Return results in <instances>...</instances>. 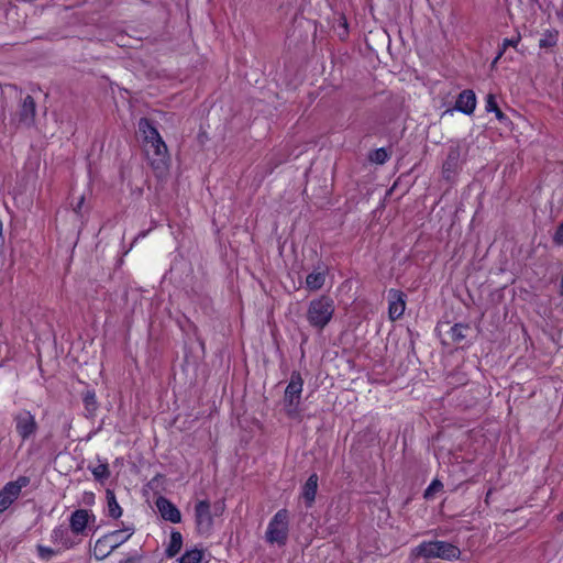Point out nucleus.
Segmentation results:
<instances>
[{"label":"nucleus","mask_w":563,"mask_h":563,"mask_svg":"<svg viewBox=\"0 0 563 563\" xmlns=\"http://www.w3.org/2000/svg\"><path fill=\"white\" fill-rule=\"evenodd\" d=\"M134 532L133 525L122 523V528L109 531L96 540L91 550L92 555L96 560H104L114 550L128 542Z\"/></svg>","instance_id":"nucleus-1"},{"label":"nucleus","mask_w":563,"mask_h":563,"mask_svg":"<svg viewBox=\"0 0 563 563\" xmlns=\"http://www.w3.org/2000/svg\"><path fill=\"white\" fill-rule=\"evenodd\" d=\"M334 311V300L328 295H321L310 300L306 312V319L311 328L317 331H323L331 322Z\"/></svg>","instance_id":"nucleus-2"},{"label":"nucleus","mask_w":563,"mask_h":563,"mask_svg":"<svg viewBox=\"0 0 563 563\" xmlns=\"http://www.w3.org/2000/svg\"><path fill=\"white\" fill-rule=\"evenodd\" d=\"M461 555L459 547L441 540L422 541L410 552L412 559H441L446 561L457 560Z\"/></svg>","instance_id":"nucleus-3"},{"label":"nucleus","mask_w":563,"mask_h":563,"mask_svg":"<svg viewBox=\"0 0 563 563\" xmlns=\"http://www.w3.org/2000/svg\"><path fill=\"white\" fill-rule=\"evenodd\" d=\"M289 537V511L279 509L269 520L265 539L269 544L286 545Z\"/></svg>","instance_id":"nucleus-4"},{"label":"nucleus","mask_w":563,"mask_h":563,"mask_svg":"<svg viewBox=\"0 0 563 563\" xmlns=\"http://www.w3.org/2000/svg\"><path fill=\"white\" fill-rule=\"evenodd\" d=\"M144 151L156 175H162L167 172L170 157L163 137L144 144Z\"/></svg>","instance_id":"nucleus-5"},{"label":"nucleus","mask_w":563,"mask_h":563,"mask_svg":"<svg viewBox=\"0 0 563 563\" xmlns=\"http://www.w3.org/2000/svg\"><path fill=\"white\" fill-rule=\"evenodd\" d=\"M14 429L21 442L24 443L35 437L38 430V423L30 410L21 409L12 415Z\"/></svg>","instance_id":"nucleus-6"},{"label":"nucleus","mask_w":563,"mask_h":563,"mask_svg":"<svg viewBox=\"0 0 563 563\" xmlns=\"http://www.w3.org/2000/svg\"><path fill=\"white\" fill-rule=\"evenodd\" d=\"M30 484L27 476H19L8 482L0 490V515L8 510L20 497L22 489Z\"/></svg>","instance_id":"nucleus-7"},{"label":"nucleus","mask_w":563,"mask_h":563,"mask_svg":"<svg viewBox=\"0 0 563 563\" xmlns=\"http://www.w3.org/2000/svg\"><path fill=\"white\" fill-rule=\"evenodd\" d=\"M96 519V515L91 510L79 508L70 514L68 518L69 528L78 538L85 537L87 530L95 526Z\"/></svg>","instance_id":"nucleus-8"},{"label":"nucleus","mask_w":563,"mask_h":563,"mask_svg":"<svg viewBox=\"0 0 563 563\" xmlns=\"http://www.w3.org/2000/svg\"><path fill=\"white\" fill-rule=\"evenodd\" d=\"M49 539L62 552L74 549L81 542V539L71 531L69 526L67 527L65 525L55 526L51 532Z\"/></svg>","instance_id":"nucleus-9"},{"label":"nucleus","mask_w":563,"mask_h":563,"mask_svg":"<svg viewBox=\"0 0 563 563\" xmlns=\"http://www.w3.org/2000/svg\"><path fill=\"white\" fill-rule=\"evenodd\" d=\"M195 522L199 533H209L213 526L211 504L209 500H199L195 505Z\"/></svg>","instance_id":"nucleus-10"},{"label":"nucleus","mask_w":563,"mask_h":563,"mask_svg":"<svg viewBox=\"0 0 563 563\" xmlns=\"http://www.w3.org/2000/svg\"><path fill=\"white\" fill-rule=\"evenodd\" d=\"M407 295L399 289L388 290V317L391 321L400 319L406 310Z\"/></svg>","instance_id":"nucleus-11"},{"label":"nucleus","mask_w":563,"mask_h":563,"mask_svg":"<svg viewBox=\"0 0 563 563\" xmlns=\"http://www.w3.org/2000/svg\"><path fill=\"white\" fill-rule=\"evenodd\" d=\"M303 389V379L298 371H294L290 375L289 383L285 389L284 394V402H288L289 405H294V402H299L300 397Z\"/></svg>","instance_id":"nucleus-12"},{"label":"nucleus","mask_w":563,"mask_h":563,"mask_svg":"<svg viewBox=\"0 0 563 563\" xmlns=\"http://www.w3.org/2000/svg\"><path fill=\"white\" fill-rule=\"evenodd\" d=\"M36 114V103L32 96L27 95L21 102L16 112L19 124L23 126H31L34 124Z\"/></svg>","instance_id":"nucleus-13"},{"label":"nucleus","mask_w":563,"mask_h":563,"mask_svg":"<svg viewBox=\"0 0 563 563\" xmlns=\"http://www.w3.org/2000/svg\"><path fill=\"white\" fill-rule=\"evenodd\" d=\"M156 507L161 517L172 523H179L181 521L180 510L166 497H158L156 499Z\"/></svg>","instance_id":"nucleus-14"},{"label":"nucleus","mask_w":563,"mask_h":563,"mask_svg":"<svg viewBox=\"0 0 563 563\" xmlns=\"http://www.w3.org/2000/svg\"><path fill=\"white\" fill-rule=\"evenodd\" d=\"M477 104L476 95L472 89L463 90L455 100V110L471 115L474 113Z\"/></svg>","instance_id":"nucleus-15"},{"label":"nucleus","mask_w":563,"mask_h":563,"mask_svg":"<svg viewBox=\"0 0 563 563\" xmlns=\"http://www.w3.org/2000/svg\"><path fill=\"white\" fill-rule=\"evenodd\" d=\"M318 481L319 477L317 473H312L309 475V477L301 487V497L303 499L306 508H311L316 501V496L318 492Z\"/></svg>","instance_id":"nucleus-16"},{"label":"nucleus","mask_w":563,"mask_h":563,"mask_svg":"<svg viewBox=\"0 0 563 563\" xmlns=\"http://www.w3.org/2000/svg\"><path fill=\"white\" fill-rule=\"evenodd\" d=\"M103 515L110 519L118 520L123 515V509L118 503L114 490L106 489V504L103 507Z\"/></svg>","instance_id":"nucleus-17"},{"label":"nucleus","mask_w":563,"mask_h":563,"mask_svg":"<svg viewBox=\"0 0 563 563\" xmlns=\"http://www.w3.org/2000/svg\"><path fill=\"white\" fill-rule=\"evenodd\" d=\"M137 129L144 144H148V142L156 141V139L162 137L153 121L147 118H141L139 120Z\"/></svg>","instance_id":"nucleus-18"},{"label":"nucleus","mask_w":563,"mask_h":563,"mask_svg":"<svg viewBox=\"0 0 563 563\" xmlns=\"http://www.w3.org/2000/svg\"><path fill=\"white\" fill-rule=\"evenodd\" d=\"M327 278V268L324 267L322 271L312 272L306 277V288L310 291L320 290L325 283Z\"/></svg>","instance_id":"nucleus-19"},{"label":"nucleus","mask_w":563,"mask_h":563,"mask_svg":"<svg viewBox=\"0 0 563 563\" xmlns=\"http://www.w3.org/2000/svg\"><path fill=\"white\" fill-rule=\"evenodd\" d=\"M485 110L487 112H494L496 119L505 125H507L511 122L510 119L498 107L496 97L493 93H488L486 97Z\"/></svg>","instance_id":"nucleus-20"},{"label":"nucleus","mask_w":563,"mask_h":563,"mask_svg":"<svg viewBox=\"0 0 563 563\" xmlns=\"http://www.w3.org/2000/svg\"><path fill=\"white\" fill-rule=\"evenodd\" d=\"M459 152L457 151H450L446 159L443 163L442 170L443 175L446 179L451 177V175L456 174L459 169Z\"/></svg>","instance_id":"nucleus-21"},{"label":"nucleus","mask_w":563,"mask_h":563,"mask_svg":"<svg viewBox=\"0 0 563 563\" xmlns=\"http://www.w3.org/2000/svg\"><path fill=\"white\" fill-rule=\"evenodd\" d=\"M183 547V536L179 531H172L169 543L165 550V554L167 558L172 559L176 556Z\"/></svg>","instance_id":"nucleus-22"},{"label":"nucleus","mask_w":563,"mask_h":563,"mask_svg":"<svg viewBox=\"0 0 563 563\" xmlns=\"http://www.w3.org/2000/svg\"><path fill=\"white\" fill-rule=\"evenodd\" d=\"M559 31L555 29H548L542 33V37L539 40L540 48H552L558 45Z\"/></svg>","instance_id":"nucleus-23"},{"label":"nucleus","mask_w":563,"mask_h":563,"mask_svg":"<svg viewBox=\"0 0 563 563\" xmlns=\"http://www.w3.org/2000/svg\"><path fill=\"white\" fill-rule=\"evenodd\" d=\"M89 470L95 479L100 483H104L111 475L109 464L107 462L99 463L96 466H89Z\"/></svg>","instance_id":"nucleus-24"},{"label":"nucleus","mask_w":563,"mask_h":563,"mask_svg":"<svg viewBox=\"0 0 563 563\" xmlns=\"http://www.w3.org/2000/svg\"><path fill=\"white\" fill-rule=\"evenodd\" d=\"M520 41H521V34L519 32H517L516 36H514L511 38H504L499 46L497 56L493 60V65H495L503 57V55L505 54V52L508 47L517 48Z\"/></svg>","instance_id":"nucleus-25"},{"label":"nucleus","mask_w":563,"mask_h":563,"mask_svg":"<svg viewBox=\"0 0 563 563\" xmlns=\"http://www.w3.org/2000/svg\"><path fill=\"white\" fill-rule=\"evenodd\" d=\"M203 559V551L197 548L186 550L185 553L178 559V563H201Z\"/></svg>","instance_id":"nucleus-26"},{"label":"nucleus","mask_w":563,"mask_h":563,"mask_svg":"<svg viewBox=\"0 0 563 563\" xmlns=\"http://www.w3.org/2000/svg\"><path fill=\"white\" fill-rule=\"evenodd\" d=\"M36 553H37V558L41 561L48 562L54 556L60 554L62 551L58 548L54 549V548L46 547V545H43V544H37L36 545Z\"/></svg>","instance_id":"nucleus-27"},{"label":"nucleus","mask_w":563,"mask_h":563,"mask_svg":"<svg viewBox=\"0 0 563 563\" xmlns=\"http://www.w3.org/2000/svg\"><path fill=\"white\" fill-rule=\"evenodd\" d=\"M468 330L467 324L455 323L449 331V335L453 343H461L465 338V332Z\"/></svg>","instance_id":"nucleus-28"},{"label":"nucleus","mask_w":563,"mask_h":563,"mask_svg":"<svg viewBox=\"0 0 563 563\" xmlns=\"http://www.w3.org/2000/svg\"><path fill=\"white\" fill-rule=\"evenodd\" d=\"M389 156H390V154L385 147H379V148L372 151L368 154V159L372 163L383 165L389 159Z\"/></svg>","instance_id":"nucleus-29"},{"label":"nucleus","mask_w":563,"mask_h":563,"mask_svg":"<svg viewBox=\"0 0 563 563\" xmlns=\"http://www.w3.org/2000/svg\"><path fill=\"white\" fill-rule=\"evenodd\" d=\"M443 489V484L440 479L434 478L423 493L426 499H431L433 496Z\"/></svg>","instance_id":"nucleus-30"},{"label":"nucleus","mask_w":563,"mask_h":563,"mask_svg":"<svg viewBox=\"0 0 563 563\" xmlns=\"http://www.w3.org/2000/svg\"><path fill=\"white\" fill-rule=\"evenodd\" d=\"M285 404V413L290 419H298L300 418V409H299V402H294V405H289L288 402Z\"/></svg>","instance_id":"nucleus-31"},{"label":"nucleus","mask_w":563,"mask_h":563,"mask_svg":"<svg viewBox=\"0 0 563 563\" xmlns=\"http://www.w3.org/2000/svg\"><path fill=\"white\" fill-rule=\"evenodd\" d=\"M552 240L555 245H563V221L558 225Z\"/></svg>","instance_id":"nucleus-32"},{"label":"nucleus","mask_w":563,"mask_h":563,"mask_svg":"<svg viewBox=\"0 0 563 563\" xmlns=\"http://www.w3.org/2000/svg\"><path fill=\"white\" fill-rule=\"evenodd\" d=\"M95 500H96L95 493H92V492H85L84 493V495H82V503L86 506H92L95 504Z\"/></svg>","instance_id":"nucleus-33"},{"label":"nucleus","mask_w":563,"mask_h":563,"mask_svg":"<svg viewBox=\"0 0 563 563\" xmlns=\"http://www.w3.org/2000/svg\"><path fill=\"white\" fill-rule=\"evenodd\" d=\"M84 201H85V197H80V199L78 200V202L74 207V212H76V213L80 212V210L82 208V205H84Z\"/></svg>","instance_id":"nucleus-34"},{"label":"nucleus","mask_w":563,"mask_h":563,"mask_svg":"<svg viewBox=\"0 0 563 563\" xmlns=\"http://www.w3.org/2000/svg\"><path fill=\"white\" fill-rule=\"evenodd\" d=\"M3 234H2V222L0 221V245L3 243Z\"/></svg>","instance_id":"nucleus-35"},{"label":"nucleus","mask_w":563,"mask_h":563,"mask_svg":"<svg viewBox=\"0 0 563 563\" xmlns=\"http://www.w3.org/2000/svg\"><path fill=\"white\" fill-rule=\"evenodd\" d=\"M278 164H279V162L272 165L269 168V173H272L274 170V168L278 166Z\"/></svg>","instance_id":"nucleus-36"},{"label":"nucleus","mask_w":563,"mask_h":563,"mask_svg":"<svg viewBox=\"0 0 563 563\" xmlns=\"http://www.w3.org/2000/svg\"><path fill=\"white\" fill-rule=\"evenodd\" d=\"M558 520L563 521V511L558 515Z\"/></svg>","instance_id":"nucleus-37"},{"label":"nucleus","mask_w":563,"mask_h":563,"mask_svg":"<svg viewBox=\"0 0 563 563\" xmlns=\"http://www.w3.org/2000/svg\"><path fill=\"white\" fill-rule=\"evenodd\" d=\"M89 399H90V397H86V398H85V402H86V406H87V407L89 406Z\"/></svg>","instance_id":"nucleus-38"},{"label":"nucleus","mask_w":563,"mask_h":563,"mask_svg":"<svg viewBox=\"0 0 563 563\" xmlns=\"http://www.w3.org/2000/svg\"><path fill=\"white\" fill-rule=\"evenodd\" d=\"M92 401H95V395H92V396L90 397V399H89V402H92Z\"/></svg>","instance_id":"nucleus-39"},{"label":"nucleus","mask_w":563,"mask_h":563,"mask_svg":"<svg viewBox=\"0 0 563 563\" xmlns=\"http://www.w3.org/2000/svg\"><path fill=\"white\" fill-rule=\"evenodd\" d=\"M490 493H492V490L489 489V490L487 492L486 500L488 499V496L490 495Z\"/></svg>","instance_id":"nucleus-40"}]
</instances>
